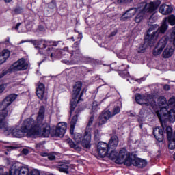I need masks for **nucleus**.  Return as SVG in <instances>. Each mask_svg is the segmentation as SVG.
I'll return each instance as SVG.
<instances>
[{"label": "nucleus", "mask_w": 175, "mask_h": 175, "mask_svg": "<svg viewBox=\"0 0 175 175\" xmlns=\"http://www.w3.org/2000/svg\"><path fill=\"white\" fill-rule=\"evenodd\" d=\"M51 46H58V42L55 41H41L40 44L38 46V49H40V54H44L49 57L50 55L51 58H54V57H63L65 58L62 60L63 64H66V65H75L76 64H79V61L81 60V53H80V51L77 49V51L72 50L70 53V56L66 54L68 51H69V48L65 47L64 49L61 51H57L55 53H53V49H51ZM66 58H69L68 59Z\"/></svg>", "instance_id": "f257e3e1"}, {"label": "nucleus", "mask_w": 175, "mask_h": 175, "mask_svg": "<svg viewBox=\"0 0 175 175\" xmlns=\"http://www.w3.org/2000/svg\"><path fill=\"white\" fill-rule=\"evenodd\" d=\"M166 31H167L166 21L161 27L158 25H152L148 31V34L145 38V42L138 48V53H144L147 49V46L152 47L155 42H157L159 33H165Z\"/></svg>", "instance_id": "f03ea898"}, {"label": "nucleus", "mask_w": 175, "mask_h": 175, "mask_svg": "<svg viewBox=\"0 0 175 175\" xmlns=\"http://www.w3.org/2000/svg\"><path fill=\"white\" fill-rule=\"evenodd\" d=\"M17 99V94H10L1 103H0V129L8 132L9 126L6 122V118L12 114V109L10 105Z\"/></svg>", "instance_id": "7ed1b4c3"}, {"label": "nucleus", "mask_w": 175, "mask_h": 175, "mask_svg": "<svg viewBox=\"0 0 175 175\" xmlns=\"http://www.w3.org/2000/svg\"><path fill=\"white\" fill-rule=\"evenodd\" d=\"M34 120L32 118L26 119L21 126V129L16 127H8V132L11 133L14 137H23L26 133L27 137H33L38 136L39 131H32V126H33Z\"/></svg>", "instance_id": "20e7f679"}, {"label": "nucleus", "mask_w": 175, "mask_h": 175, "mask_svg": "<svg viewBox=\"0 0 175 175\" xmlns=\"http://www.w3.org/2000/svg\"><path fill=\"white\" fill-rule=\"evenodd\" d=\"M43 118H44V107H41L37 116V122H34V124L31 127L32 132L34 131H38L39 135L31 137H40V136H42V137H49L50 135H53L51 131L50 126H49L47 124L42 125V122H43ZM41 125L42 130L40 129Z\"/></svg>", "instance_id": "39448f33"}, {"label": "nucleus", "mask_w": 175, "mask_h": 175, "mask_svg": "<svg viewBox=\"0 0 175 175\" xmlns=\"http://www.w3.org/2000/svg\"><path fill=\"white\" fill-rule=\"evenodd\" d=\"M73 140H75L77 144H75L70 139H67V142L70 147L74 148L76 151H81V147L79 146L80 143H81L84 148H91V133L88 131L85 132L83 137L81 136V134L79 133H75L73 136Z\"/></svg>", "instance_id": "423d86ee"}, {"label": "nucleus", "mask_w": 175, "mask_h": 175, "mask_svg": "<svg viewBox=\"0 0 175 175\" xmlns=\"http://www.w3.org/2000/svg\"><path fill=\"white\" fill-rule=\"evenodd\" d=\"M168 43L169 38L165 36L159 41L157 46L153 50V55H159L163 51V49L167 46L163 53V58H170L173 55V53H174V49L172 47V42Z\"/></svg>", "instance_id": "0eeeda50"}, {"label": "nucleus", "mask_w": 175, "mask_h": 175, "mask_svg": "<svg viewBox=\"0 0 175 175\" xmlns=\"http://www.w3.org/2000/svg\"><path fill=\"white\" fill-rule=\"evenodd\" d=\"M156 114L161 121V126L163 131H166V128H167V124H166V122L162 120H167L170 122H175V110L172 108L167 107H161L159 111H157Z\"/></svg>", "instance_id": "6e6552de"}, {"label": "nucleus", "mask_w": 175, "mask_h": 175, "mask_svg": "<svg viewBox=\"0 0 175 175\" xmlns=\"http://www.w3.org/2000/svg\"><path fill=\"white\" fill-rule=\"evenodd\" d=\"M109 151H111V152L107 154L109 159H115L116 163H118L119 165L122 163H124L125 165V161H126L129 157V152L126 151V149L122 148L119 153L116 150H110Z\"/></svg>", "instance_id": "1a4fd4ad"}, {"label": "nucleus", "mask_w": 175, "mask_h": 175, "mask_svg": "<svg viewBox=\"0 0 175 175\" xmlns=\"http://www.w3.org/2000/svg\"><path fill=\"white\" fill-rule=\"evenodd\" d=\"M135 101L142 106H148L152 109H157V101L152 96L148 94L147 96L141 94L135 95Z\"/></svg>", "instance_id": "9d476101"}, {"label": "nucleus", "mask_w": 175, "mask_h": 175, "mask_svg": "<svg viewBox=\"0 0 175 175\" xmlns=\"http://www.w3.org/2000/svg\"><path fill=\"white\" fill-rule=\"evenodd\" d=\"M5 173H8V174L10 175H14L17 174L18 175H40V172H39V170L34 169L29 172V168H28L27 166H22L15 169V172L14 174L12 170H10L9 172L5 173H3V170L2 174H5Z\"/></svg>", "instance_id": "9b49d317"}, {"label": "nucleus", "mask_w": 175, "mask_h": 175, "mask_svg": "<svg viewBox=\"0 0 175 175\" xmlns=\"http://www.w3.org/2000/svg\"><path fill=\"white\" fill-rule=\"evenodd\" d=\"M159 3H157L156 2H150L149 3H141L138 6L139 10H142L144 14H150V13H154L157 9H158V6H159Z\"/></svg>", "instance_id": "f8f14e48"}, {"label": "nucleus", "mask_w": 175, "mask_h": 175, "mask_svg": "<svg viewBox=\"0 0 175 175\" xmlns=\"http://www.w3.org/2000/svg\"><path fill=\"white\" fill-rule=\"evenodd\" d=\"M126 166H137V167H146L147 166V161L142 159H131V154H129V158L125 161Z\"/></svg>", "instance_id": "ddd939ff"}, {"label": "nucleus", "mask_w": 175, "mask_h": 175, "mask_svg": "<svg viewBox=\"0 0 175 175\" xmlns=\"http://www.w3.org/2000/svg\"><path fill=\"white\" fill-rule=\"evenodd\" d=\"M11 69L15 72L18 70H26V69H28V63L25 61V59H20L13 64L11 66Z\"/></svg>", "instance_id": "4468645a"}, {"label": "nucleus", "mask_w": 175, "mask_h": 175, "mask_svg": "<svg viewBox=\"0 0 175 175\" xmlns=\"http://www.w3.org/2000/svg\"><path fill=\"white\" fill-rule=\"evenodd\" d=\"M110 148L107 143L100 142H98L97 145V151L98 153V155L103 158L104 157H106L110 152Z\"/></svg>", "instance_id": "2eb2a0df"}, {"label": "nucleus", "mask_w": 175, "mask_h": 175, "mask_svg": "<svg viewBox=\"0 0 175 175\" xmlns=\"http://www.w3.org/2000/svg\"><path fill=\"white\" fill-rule=\"evenodd\" d=\"M111 118V112L110 111H103L100 115L98 119L97 125L98 126H102V125H105L109 120Z\"/></svg>", "instance_id": "dca6fc26"}, {"label": "nucleus", "mask_w": 175, "mask_h": 175, "mask_svg": "<svg viewBox=\"0 0 175 175\" xmlns=\"http://www.w3.org/2000/svg\"><path fill=\"white\" fill-rule=\"evenodd\" d=\"M165 132L167 133V139L169 140L168 148L170 150H174L175 148V137L173 135V130L172 127H166Z\"/></svg>", "instance_id": "f3484780"}, {"label": "nucleus", "mask_w": 175, "mask_h": 175, "mask_svg": "<svg viewBox=\"0 0 175 175\" xmlns=\"http://www.w3.org/2000/svg\"><path fill=\"white\" fill-rule=\"evenodd\" d=\"M140 10L138 8H131L129 10H127L122 16L120 17L121 21H126L128 20H131L136 13H137Z\"/></svg>", "instance_id": "a211bd4d"}, {"label": "nucleus", "mask_w": 175, "mask_h": 175, "mask_svg": "<svg viewBox=\"0 0 175 175\" xmlns=\"http://www.w3.org/2000/svg\"><path fill=\"white\" fill-rule=\"evenodd\" d=\"M36 95L40 100L46 99V93L44 92V85L43 83H40L36 90Z\"/></svg>", "instance_id": "6ab92c4d"}, {"label": "nucleus", "mask_w": 175, "mask_h": 175, "mask_svg": "<svg viewBox=\"0 0 175 175\" xmlns=\"http://www.w3.org/2000/svg\"><path fill=\"white\" fill-rule=\"evenodd\" d=\"M118 143H120V139L117 135H113L110 139L108 144L110 150H116L118 146Z\"/></svg>", "instance_id": "aec40b11"}, {"label": "nucleus", "mask_w": 175, "mask_h": 175, "mask_svg": "<svg viewBox=\"0 0 175 175\" xmlns=\"http://www.w3.org/2000/svg\"><path fill=\"white\" fill-rule=\"evenodd\" d=\"M173 12V7L172 5L163 4L159 8V12L164 16H167V14H170Z\"/></svg>", "instance_id": "412c9836"}, {"label": "nucleus", "mask_w": 175, "mask_h": 175, "mask_svg": "<svg viewBox=\"0 0 175 175\" xmlns=\"http://www.w3.org/2000/svg\"><path fill=\"white\" fill-rule=\"evenodd\" d=\"M153 135L158 142L163 141V131L159 127H156L153 129Z\"/></svg>", "instance_id": "4be33fe9"}, {"label": "nucleus", "mask_w": 175, "mask_h": 175, "mask_svg": "<svg viewBox=\"0 0 175 175\" xmlns=\"http://www.w3.org/2000/svg\"><path fill=\"white\" fill-rule=\"evenodd\" d=\"M9 57H10V51H9V50L5 49L2 51V52L0 53V65L6 62V60Z\"/></svg>", "instance_id": "5701e85b"}, {"label": "nucleus", "mask_w": 175, "mask_h": 175, "mask_svg": "<svg viewBox=\"0 0 175 175\" xmlns=\"http://www.w3.org/2000/svg\"><path fill=\"white\" fill-rule=\"evenodd\" d=\"M83 87V83L81 82L78 81L75 83L73 88V96L75 98H77L80 92L81 91V88Z\"/></svg>", "instance_id": "b1692460"}, {"label": "nucleus", "mask_w": 175, "mask_h": 175, "mask_svg": "<svg viewBox=\"0 0 175 175\" xmlns=\"http://www.w3.org/2000/svg\"><path fill=\"white\" fill-rule=\"evenodd\" d=\"M79 117V110H77L75 112V115L72 117L70 122V133L73 135V132H75V126H76V123L77 122V118Z\"/></svg>", "instance_id": "393cba45"}, {"label": "nucleus", "mask_w": 175, "mask_h": 175, "mask_svg": "<svg viewBox=\"0 0 175 175\" xmlns=\"http://www.w3.org/2000/svg\"><path fill=\"white\" fill-rule=\"evenodd\" d=\"M166 23L167 24V29L169 28V25H167V21L170 25H175V16L172 14L168 16V18H165L162 23L161 25H163V23Z\"/></svg>", "instance_id": "a878e982"}, {"label": "nucleus", "mask_w": 175, "mask_h": 175, "mask_svg": "<svg viewBox=\"0 0 175 175\" xmlns=\"http://www.w3.org/2000/svg\"><path fill=\"white\" fill-rule=\"evenodd\" d=\"M139 13L137 14V16L135 18V23H141V21L143 20V17H144V13H143L142 10H139Z\"/></svg>", "instance_id": "bb28decb"}, {"label": "nucleus", "mask_w": 175, "mask_h": 175, "mask_svg": "<svg viewBox=\"0 0 175 175\" xmlns=\"http://www.w3.org/2000/svg\"><path fill=\"white\" fill-rule=\"evenodd\" d=\"M68 169H69V165L66 164H62L58 167L57 170H59V172H62V173L68 174L69 173V172L68 171Z\"/></svg>", "instance_id": "cd10ccee"}, {"label": "nucleus", "mask_w": 175, "mask_h": 175, "mask_svg": "<svg viewBox=\"0 0 175 175\" xmlns=\"http://www.w3.org/2000/svg\"><path fill=\"white\" fill-rule=\"evenodd\" d=\"M174 106H175V98L172 97L168 100V105H167L165 107H167V109H173V107H174Z\"/></svg>", "instance_id": "c85d7f7f"}, {"label": "nucleus", "mask_w": 175, "mask_h": 175, "mask_svg": "<svg viewBox=\"0 0 175 175\" xmlns=\"http://www.w3.org/2000/svg\"><path fill=\"white\" fill-rule=\"evenodd\" d=\"M167 100H166V98L163 96H161L157 99V105L158 106H165L167 105Z\"/></svg>", "instance_id": "c756f323"}, {"label": "nucleus", "mask_w": 175, "mask_h": 175, "mask_svg": "<svg viewBox=\"0 0 175 175\" xmlns=\"http://www.w3.org/2000/svg\"><path fill=\"white\" fill-rule=\"evenodd\" d=\"M57 129L62 130L61 133H65L66 131V123L65 122H60L57 124V126L56 127Z\"/></svg>", "instance_id": "7c9ffc66"}, {"label": "nucleus", "mask_w": 175, "mask_h": 175, "mask_svg": "<svg viewBox=\"0 0 175 175\" xmlns=\"http://www.w3.org/2000/svg\"><path fill=\"white\" fill-rule=\"evenodd\" d=\"M61 132H62V130L56 128L55 132L51 134V136H55L56 137H63L65 133L62 134Z\"/></svg>", "instance_id": "2f4dec72"}, {"label": "nucleus", "mask_w": 175, "mask_h": 175, "mask_svg": "<svg viewBox=\"0 0 175 175\" xmlns=\"http://www.w3.org/2000/svg\"><path fill=\"white\" fill-rule=\"evenodd\" d=\"M5 75H8V71H3V72L0 73V79H2L3 76H5ZM5 91V85H0V94H2Z\"/></svg>", "instance_id": "473e14b6"}, {"label": "nucleus", "mask_w": 175, "mask_h": 175, "mask_svg": "<svg viewBox=\"0 0 175 175\" xmlns=\"http://www.w3.org/2000/svg\"><path fill=\"white\" fill-rule=\"evenodd\" d=\"M77 105V100H76V98L72 99L71 100L70 107V113H72V111H75V109H76Z\"/></svg>", "instance_id": "72a5a7b5"}, {"label": "nucleus", "mask_w": 175, "mask_h": 175, "mask_svg": "<svg viewBox=\"0 0 175 175\" xmlns=\"http://www.w3.org/2000/svg\"><path fill=\"white\" fill-rule=\"evenodd\" d=\"M120 111H121V109H120V107H116L113 110V113H111V118L114 117L116 114H118Z\"/></svg>", "instance_id": "f704fd0d"}, {"label": "nucleus", "mask_w": 175, "mask_h": 175, "mask_svg": "<svg viewBox=\"0 0 175 175\" xmlns=\"http://www.w3.org/2000/svg\"><path fill=\"white\" fill-rule=\"evenodd\" d=\"M100 105V103H98L97 101H94L93 105H92V111H96V110H98Z\"/></svg>", "instance_id": "c9c22d12"}, {"label": "nucleus", "mask_w": 175, "mask_h": 175, "mask_svg": "<svg viewBox=\"0 0 175 175\" xmlns=\"http://www.w3.org/2000/svg\"><path fill=\"white\" fill-rule=\"evenodd\" d=\"M14 12H15V14H21V13L24 12V9H23V8L21 7H18L15 8Z\"/></svg>", "instance_id": "e433bc0d"}, {"label": "nucleus", "mask_w": 175, "mask_h": 175, "mask_svg": "<svg viewBox=\"0 0 175 175\" xmlns=\"http://www.w3.org/2000/svg\"><path fill=\"white\" fill-rule=\"evenodd\" d=\"M119 75L125 79L126 77H129V72H127L126 70L122 71Z\"/></svg>", "instance_id": "4c0bfd02"}, {"label": "nucleus", "mask_w": 175, "mask_h": 175, "mask_svg": "<svg viewBox=\"0 0 175 175\" xmlns=\"http://www.w3.org/2000/svg\"><path fill=\"white\" fill-rule=\"evenodd\" d=\"M132 0H118V3L120 5H125V3H131Z\"/></svg>", "instance_id": "58836bf2"}, {"label": "nucleus", "mask_w": 175, "mask_h": 175, "mask_svg": "<svg viewBox=\"0 0 175 175\" xmlns=\"http://www.w3.org/2000/svg\"><path fill=\"white\" fill-rule=\"evenodd\" d=\"M57 5L55 4V1H52L49 4V9H55Z\"/></svg>", "instance_id": "ea45409f"}, {"label": "nucleus", "mask_w": 175, "mask_h": 175, "mask_svg": "<svg viewBox=\"0 0 175 175\" xmlns=\"http://www.w3.org/2000/svg\"><path fill=\"white\" fill-rule=\"evenodd\" d=\"M152 23H155V19L154 18V16H151L148 19V25H152Z\"/></svg>", "instance_id": "a19ab883"}, {"label": "nucleus", "mask_w": 175, "mask_h": 175, "mask_svg": "<svg viewBox=\"0 0 175 175\" xmlns=\"http://www.w3.org/2000/svg\"><path fill=\"white\" fill-rule=\"evenodd\" d=\"M92 122H94V116H92L89 120V122L88 124V126H91L92 125Z\"/></svg>", "instance_id": "79ce46f5"}, {"label": "nucleus", "mask_w": 175, "mask_h": 175, "mask_svg": "<svg viewBox=\"0 0 175 175\" xmlns=\"http://www.w3.org/2000/svg\"><path fill=\"white\" fill-rule=\"evenodd\" d=\"M48 159H49L50 161H54V159H55V156L53 154H48Z\"/></svg>", "instance_id": "37998d69"}, {"label": "nucleus", "mask_w": 175, "mask_h": 175, "mask_svg": "<svg viewBox=\"0 0 175 175\" xmlns=\"http://www.w3.org/2000/svg\"><path fill=\"white\" fill-rule=\"evenodd\" d=\"M21 23H17L16 25V27H15V28H14V29H15L16 31H18V28H20V26H21Z\"/></svg>", "instance_id": "c03bdc74"}, {"label": "nucleus", "mask_w": 175, "mask_h": 175, "mask_svg": "<svg viewBox=\"0 0 175 175\" xmlns=\"http://www.w3.org/2000/svg\"><path fill=\"white\" fill-rule=\"evenodd\" d=\"M163 88L165 91H169V90H170V86H169V85H165Z\"/></svg>", "instance_id": "a18cd8bd"}, {"label": "nucleus", "mask_w": 175, "mask_h": 175, "mask_svg": "<svg viewBox=\"0 0 175 175\" xmlns=\"http://www.w3.org/2000/svg\"><path fill=\"white\" fill-rule=\"evenodd\" d=\"M117 35V30H115L111 33V36H116Z\"/></svg>", "instance_id": "49530a36"}, {"label": "nucleus", "mask_w": 175, "mask_h": 175, "mask_svg": "<svg viewBox=\"0 0 175 175\" xmlns=\"http://www.w3.org/2000/svg\"><path fill=\"white\" fill-rule=\"evenodd\" d=\"M23 154H25V155H27V154H28V152H29V151L28 150V149H23Z\"/></svg>", "instance_id": "de8ad7c7"}, {"label": "nucleus", "mask_w": 175, "mask_h": 175, "mask_svg": "<svg viewBox=\"0 0 175 175\" xmlns=\"http://www.w3.org/2000/svg\"><path fill=\"white\" fill-rule=\"evenodd\" d=\"M41 157H49V154L46 152L40 153Z\"/></svg>", "instance_id": "09e8293b"}, {"label": "nucleus", "mask_w": 175, "mask_h": 175, "mask_svg": "<svg viewBox=\"0 0 175 175\" xmlns=\"http://www.w3.org/2000/svg\"><path fill=\"white\" fill-rule=\"evenodd\" d=\"M27 42H28L27 40H22L19 43H18V44H23V43H27Z\"/></svg>", "instance_id": "8fccbe9b"}, {"label": "nucleus", "mask_w": 175, "mask_h": 175, "mask_svg": "<svg viewBox=\"0 0 175 175\" xmlns=\"http://www.w3.org/2000/svg\"><path fill=\"white\" fill-rule=\"evenodd\" d=\"M9 148L11 149V150H13V149L16 148V147H14V146H10Z\"/></svg>", "instance_id": "3c124183"}, {"label": "nucleus", "mask_w": 175, "mask_h": 175, "mask_svg": "<svg viewBox=\"0 0 175 175\" xmlns=\"http://www.w3.org/2000/svg\"><path fill=\"white\" fill-rule=\"evenodd\" d=\"M4 1L6 3H9V2H12V0H4Z\"/></svg>", "instance_id": "603ef678"}, {"label": "nucleus", "mask_w": 175, "mask_h": 175, "mask_svg": "<svg viewBox=\"0 0 175 175\" xmlns=\"http://www.w3.org/2000/svg\"><path fill=\"white\" fill-rule=\"evenodd\" d=\"M37 147H40V144H37Z\"/></svg>", "instance_id": "864d4df0"}, {"label": "nucleus", "mask_w": 175, "mask_h": 175, "mask_svg": "<svg viewBox=\"0 0 175 175\" xmlns=\"http://www.w3.org/2000/svg\"><path fill=\"white\" fill-rule=\"evenodd\" d=\"M72 40H73V42H75V38L73 37L72 38Z\"/></svg>", "instance_id": "5fc2aeb1"}, {"label": "nucleus", "mask_w": 175, "mask_h": 175, "mask_svg": "<svg viewBox=\"0 0 175 175\" xmlns=\"http://www.w3.org/2000/svg\"><path fill=\"white\" fill-rule=\"evenodd\" d=\"M83 95V93L81 94L80 96H81Z\"/></svg>", "instance_id": "6e6d98bb"}, {"label": "nucleus", "mask_w": 175, "mask_h": 175, "mask_svg": "<svg viewBox=\"0 0 175 175\" xmlns=\"http://www.w3.org/2000/svg\"><path fill=\"white\" fill-rule=\"evenodd\" d=\"M95 136H96H96H98V134H96Z\"/></svg>", "instance_id": "4d7b16f0"}]
</instances>
